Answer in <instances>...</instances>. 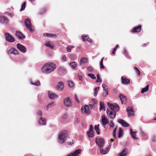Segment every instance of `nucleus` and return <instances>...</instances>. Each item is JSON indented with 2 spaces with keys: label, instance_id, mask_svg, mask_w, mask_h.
Listing matches in <instances>:
<instances>
[{
  "label": "nucleus",
  "instance_id": "f257e3e1",
  "mask_svg": "<svg viewBox=\"0 0 156 156\" xmlns=\"http://www.w3.org/2000/svg\"><path fill=\"white\" fill-rule=\"evenodd\" d=\"M108 105L110 109L107 110L106 112L107 115L110 118H114L116 115V112L119 110V107L118 105L116 104L112 105L108 103Z\"/></svg>",
  "mask_w": 156,
  "mask_h": 156
},
{
  "label": "nucleus",
  "instance_id": "f03ea898",
  "mask_svg": "<svg viewBox=\"0 0 156 156\" xmlns=\"http://www.w3.org/2000/svg\"><path fill=\"white\" fill-rule=\"evenodd\" d=\"M56 67L55 64L52 62H47L41 68V71L44 73H49L54 70Z\"/></svg>",
  "mask_w": 156,
  "mask_h": 156
},
{
  "label": "nucleus",
  "instance_id": "7ed1b4c3",
  "mask_svg": "<svg viewBox=\"0 0 156 156\" xmlns=\"http://www.w3.org/2000/svg\"><path fill=\"white\" fill-rule=\"evenodd\" d=\"M68 138H69L68 136V132L66 130H64L59 133L58 136V142L60 144H62Z\"/></svg>",
  "mask_w": 156,
  "mask_h": 156
},
{
  "label": "nucleus",
  "instance_id": "20e7f679",
  "mask_svg": "<svg viewBox=\"0 0 156 156\" xmlns=\"http://www.w3.org/2000/svg\"><path fill=\"white\" fill-rule=\"evenodd\" d=\"M81 111L82 114H85L87 115H90L91 113L89 107L87 105H84L81 107Z\"/></svg>",
  "mask_w": 156,
  "mask_h": 156
},
{
  "label": "nucleus",
  "instance_id": "39448f33",
  "mask_svg": "<svg viewBox=\"0 0 156 156\" xmlns=\"http://www.w3.org/2000/svg\"><path fill=\"white\" fill-rule=\"evenodd\" d=\"M5 40L10 42H13L15 41V38L10 34L6 32L4 34Z\"/></svg>",
  "mask_w": 156,
  "mask_h": 156
},
{
  "label": "nucleus",
  "instance_id": "423d86ee",
  "mask_svg": "<svg viewBox=\"0 0 156 156\" xmlns=\"http://www.w3.org/2000/svg\"><path fill=\"white\" fill-rule=\"evenodd\" d=\"M63 104L67 107H70L72 106V102L71 99L69 97H66L63 100Z\"/></svg>",
  "mask_w": 156,
  "mask_h": 156
},
{
  "label": "nucleus",
  "instance_id": "0eeeda50",
  "mask_svg": "<svg viewBox=\"0 0 156 156\" xmlns=\"http://www.w3.org/2000/svg\"><path fill=\"white\" fill-rule=\"evenodd\" d=\"M31 22L29 18L26 19L24 20V24L27 29L29 30L30 31H33L34 30L31 28Z\"/></svg>",
  "mask_w": 156,
  "mask_h": 156
},
{
  "label": "nucleus",
  "instance_id": "6e6552de",
  "mask_svg": "<svg viewBox=\"0 0 156 156\" xmlns=\"http://www.w3.org/2000/svg\"><path fill=\"white\" fill-rule=\"evenodd\" d=\"M94 131L93 126L90 125L89 129L87 131V135L89 137H92L94 136Z\"/></svg>",
  "mask_w": 156,
  "mask_h": 156
},
{
  "label": "nucleus",
  "instance_id": "1a4fd4ad",
  "mask_svg": "<svg viewBox=\"0 0 156 156\" xmlns=\"http://www.w3.org/2000/svg\"><path fill=\"white\" fill-rule=\"evenodd\" d=\"M110 148L111 144L109 143V145L108 146V147L105 148L104 149L102 148V147H100V152L102 154H105L108 153Z\"/></svg>",
  "mask_w": 156,
  "mask_h": 156
},
{
  "label": "nucleus",
  "instance_id": "9d476101",
  "mask_svg": "<svg viewBox=\"0 0 156 156\" xmlns=\"http://www.w3.org/2000/svg\"><path fill=\"white\" fill-rule=\"evenodd\" d=\"M48 98L51 100L54 99L58 96V95L53 93L51 91H49L48 92Z\"/></svg>",
  "mask_w": 156,
  "mask_h": 156
},
{
  "label": "nucleus",
  "instance_id": "9b49d317",
  "mask_svg": "<svg viewBox=\"0 0 156 156\" xmlns=\"http://www.w3.org/2000/svg\"><path fill=\"white\" fill-rule=\"evenodd\" d=\"M96 142L97 144L100 147H103L104 145L105 142L104 140L102 138L96 139Z\"/></svg>",
  "mask_w": 156,
  "mask_h": 156
},
{
  "label": "nucleus",
  "instance_id": "f8f14e48",
  "mask_svg": "<svg viewBox=\"0 0 156 156\" xmlns=\"http://www.w3.org/2000/svg\"><path fill=\"white\" fill-rule=\"evenodd\" d=\"M9 21V19L6 17L0 16V23L3 24H6Z\"/></svg>",
  "mask_w": 156,
  "mask_h": 156
},
{
  "label": "nucleus",
  "instance_id": "ddd939ff",
  "mask_svg": "<svg viewBox=\"0 0 156 156\" xmlns=\"http://www.w3.org/2000/svg\"><path fill=\"white\" fill-rule=\"evenodd\" d=\"M56 88L57 90L62 91L64 88V84L62 81L59 82L56 86Z\"/></svg>",
  "mask_w": 156,
  "mask_h": 156
},
{
  "label": "nucleus",
  "instance_id": "4468645a",
  "mask_svg": "<svg viewBox=\"0 0 156 156\" xmlns=\"http://www.w3.org/2000/svg\"><path fill=\"white\" fill-rule=\"evenodd\" d=\"M16 47L17 49L22 53H24L26 51V49L25 46L20 44H17Z\"/></svg>",
  "mask_w": 156,
  "mask_h": 156
},
{
  "label": "nucleus",
  "instance_id": "2eb2a0df",
  "mask_svg": "<svg viewBox=\"0 0 156 156\" xmlns=\"http://www.w3.org/2000/svg\"><path fill=\"white\" fill-rule=\"evenodd\" d=\"M101 121L102 125L105 128V126L108 122L107 118L105 116L102 115L101 116Z\"/></svg>",
  "mask_w": 156,
  "mask_h": 156
},
{
  "label": "nucleus",
  "instance_id": "dca6fc26",
  "mask_svg": "<svg viewBox=\"0 0 156 156\" xmlns=\"http://www.w3.org/2000/svg\"><path fill=\"white\" fill-rule=\"evenodd\" d=\"M102 87L103 88V92L102 93V96L105 97L108 94V89L107 88V86L105 84H103L102 85Z\"/></svg>",
  "mask_w": 156,
  "mask_h": 156
},
{
  "label": "nucleus",
  "instance_id": "f3484780",
  "mask_svg": "<svg viewBox=\"0 0 156 156\" xmlns=\"http://www.w3.org/2000/svg\"><path fill=\"white\" fill-rule=\"evenodd\" d=\"M132 106H129L126 109V111L128 112V116H133L134 115V111H133Z\"/></svg>",
  "mask_w": 156,
  "mask_h": 156
},
{
  "label": "nucleus",
  "instance_id": "a211bd4d",
  "mask_svg": "<svg viewBox=\"0 0 156 156\" xmlns=\"http://www.w3.org/2000/svg\"><path fill=\"white\" fill-rule=\"evenodd\" d=\"M38 123L40 125H45L46 124V119L42 117H41L38 119Z\"/></svg>",
  "mask_w": 156,
  "mask_h": 156
},
{
  "label": "nucleus",
  "instance_id": "6ab92c4d",
  "mask_svg": "<svg viewBox=\"0 0 156 156\" xmlns=\"http://www.w3.org/2000/svg\"><path fill=\"white\" fill-rule=\"evenodd\" d=\"M122 83L123 84L128 85L130 83V80L126 77L123 76L121 77Z\"/></svg>",
  "mask_w": 156,
  "mask_h": 156
},
{
  "label": "nucleus",
  "instance_id": "aec40b11",
  "mask_svg": "<svg viewBox=\"0 0 156 156\" xmlns=\"http://www.w3.org/2000/svg\"><path fill=\"white\" fill-rule=\"evenodd\" d=\"M58 73L62 74H64L66 73V70L63 67L61 66L58 69Z\"/></svg>",
  "mask_w": 156,
  "mask_h": 156
},
{
  "label": "nucleus",
  "instance_id": "412c9836",
  "mask_svg": "<svg viewBox=\"0 0 156 156\" xmlns=\"http://www.w3.org/2000/svg\"><path fill=\"white\" fill-rule=\"evenodd\" d=\"M119 97L121 101V103L122 104H125L126 103V98L125 96L122 95L121 94H120L119 95Z\"/></svg>",
  "mask_w": 156,
  "mask_h": 156
},
{
  "label": "nucleus",
  "instance_id": "4be33fe9",
  "mask_svg": "<svg viewBox=\"0 0 156 156\" xmlns=\"http://www.w3.org/2000/svg\"><path fill=\"white\" fill-rule=\"evenodd\" d=\"M118 122L121 124L122 126L124 127H128L129 126V125L127 122H125L124 120L121 119H119L118 121Z\"/></svg>",
  "mask_w": 156,
  "mask_h": 156
},
{
  "label": "nucleus",
  "instance_id": "5701e85b",
  "mask_svg": "<svg viewBox=\"0 0 156 156\" xmlns=\"http://www.w3.org/2000/svg\"><path fill=\"white\" fill-rule=\"evenodd\" d=\"M88 62L87 59L85 57L82 58L80 60V65L81 66H84Z\"/></svg>",
  "mask_w": 156,
  "mask_h": 156
},
{
  "label": "nucleus",
  "instance_id": "b1692460",
  "mask_svg": "<svg viewBox=\"0 0 156 156\" xmlns=\"http://www.w3.org/2000/svg\"><path fill=\"white\" fill-rule=\"evenodd\" d=\"M128 153V150L127 148H124L121 152L119 153L118 156H125Z\"/></svg>",
  "mask_w": 156,
  "mask_h": 156
},
{
  "label": "nucleus",
  "instance_id": "393cba45",
  "mask_svg": "<svg viewBox=\"0 0 156 156\" xmlns=\"http://www.w3.org/2000/svg\"><path fill=\"white\" fill-rule=\"evenodd\" d=\"M16 35L20 39H23L25 37V36H23V34L20 31H16Z\"/></svg>",
  "mask_w": 156,
  "mask_h": 156
},
{
  "label": "nucleus",
  "instance_id": "a878e982",
  "mask_svg": "<svg viewBox=\"0 0 156 156\" xmlns=\"http://www.w3.org/2000/svg\"><path fill=\"white\" fill-rule=\"evenodd\" d=\"M9 52L15 55H17L18 54V51L16 49L12 48L9 51Z\"/></svg>",
  "mask_w": 156,
  "mask_h": 156
},
{
  "label": "nucleus",
  "instance_id": "bb28decb",
  "mask_svg": "<svg viewBox=\"0 0 156 156\" xmlns=\"http://www.w3.org/2000/svg\"><path fill=\"white\" fill-rule=\"evenodd\" d=\"M82 39L83 41H87L90 43L93 42V41L91 39H90L87 35L82 36Z\"/></svg>",
  "mask_w": 156,
  "mask_h": 156
},
{
  "label": "nucleus",
  "instance_id": "cd10ccee",
  "mask_svg": "<svg viewBox=\"0 0 156 156\" xmlns=\"http://www.w3.org/2000/svg\"><path fill=\"white\" fill-rule=\"evenodd\" d=\"M30 83L32 85H34L36 86H38L40 85L41 83L39 81L37 80L34 82H33L30 79Z\"/></svg>",
  "mask_w": 156,
  "mask_h": 156
},
{
  "label": "nucleus",
  "instance_id": "c85d7f7f",
  "mask_svg": "<svg viewBox=\"0 0 156 156\" xmlns=\"http://www.w3.org/2000/svg\"><path fill=\"white\" fill-rule=\"evenodd\" d=\"M141 30V26L140 25L135 27L133 29L132 32L134 33L140 32Z\"/></svg>",
  "mask_w": 156,
  "mask_h": 156
},
{
  "label": "nucleus",
  "instance_id": "c756f323",
  "mask_svg": "<svg viewBox=\"0 0 156 156\" xmlns=\"http://www.w3.org/2000/svg\"><path fill=\"white\" fill-rule=\"evenodd\" d=\"M5 14L11 18L14 16L15 15L14 13L12 11L11 12L9 11L5 12Z\"/></svg>",
  "mask_w": 156,
  "mask_h": 156
},
{
  "label": "nucleus",
  "instance_id": "7c9ffc66",
  "mask_svg": "<svg viewBox=\"0 0 156 156\" xmlns=\"http://www.w3.org/2000/svg\"><path fill=\"white\" fill-rule=\"evenodd\" d=\"M44 36L47 37H48L56 38L57 37L56 35L55 34H50L48 33H45L44 34Z\"/></svg>",
  "mask_w": 156,
  "mask_h": 156
},
{
  "label": "nucleus",
  "instance_id": "2f4dec72",
  "mask_svg": "<svg viewBox=\"0 0 156 156\" xmlns=\"http://www.w3.org/2000/svg\"><path fill=\"white\" fill-rule=\"evenodd\" d=\"M136 132H133L132 129H130V134L131 136L133 139H138L136 137Z\"/></svg>",
  "mask_w": 156,
  "mask_h": 156
},
{
  "label": "nucleus",
  "instance_id": "473e14b6",
  "mask_svg": "<svg viewBox=\"0 0 156 156\" xmlns=\"http://www.w3.org/2000/svg\"><path fill=\"white\" fill-rule=\"evenodd\" d=\"M141 135L143 139H148V136L147 134L144 132L142 131Z\"/></svg>",
  "mask_w": 156,
  "mask_h": 156
},
{
  "label": "nucleus",
  "instance_id": "72a5a7b5",
  "mask_svg": "<svg viewBox=\"0 0 156 156\" xmlns=\"http://www.w3.org/2000/svg\"><path fill=\"white\" fill-rule=\"evenodd\" d=\"M69 65L71 67L74 69H76L77 68V65L74 62H70L69 63Z\"/></svg>",
  "mask_w": 156,
  "mask_h": 156
},
{
  "label": "nucleus",
  "instance_id": "f704fd0d",
  "mask_svg": "<svg viewBox=\"0 0 156 156\" xmlns=\"http://www.w3.org/2000/svg\"><path fill=\"white\" fill-rule=\"evenodd\" d=\"M99 125L98 124V125H95L94 126V129L98 135H99L100 134V130L99 128Z\"/></svg>",
  "mask_w": 156,
  "mask_h": 156
},
{
  "label": "nucleus",
  "instance_id": "c9c22d12",
  "mask_svg": "<svg viewBox=\"0 0 156 156\" xmlns=\"http://www.w3.org/2000/svg\"><path fill=\"white\" fill-rule=\"evenodd\" d=\"M149 86L147 85L146 87L142 89L141 92V93L143 94L147 91L149 89Z\"/></svg>",
  "mask_w": 156,
  "mask_h": 156
},
{
  "label": "nucleus",
  "instance_id": "e433bc0d",
  "mask_svg": "<svg viewBox=\"0 0 156 156\" xmlns=\"http://www.w3.org/2000/svg\"><path fill=\"white\" fill-rule=\"evenodd\" d=\"M100 111H101L102 109H104L105 111V105L104 103L103 102H100Z\"/></svg>",
  "mask_w": 156,
  "mask_h": 156
},
{
  "label": "nucleus",
  "instance_id": "4c0bfd02",
  "mask_svg": "<svg viewBox=\"0 0 156 156\" xmlns=\"http://www.w3.org/2000/svg\"><path fill=\"white\" fill-rule=\"evenodd\" d=\"M54 102H50V103L48 104L46 106V109L48 111V109L49 108L51 107L53 105Z\"/></svg>",
  "mask_w": 156,
  "mask_h": 156
},
{
  "label": "nucleus",
  "instance_id": "58836bf2",
  "mask_svg": "<svg viewBox=\"0 0 156 156\" xmlns=\"http://www.w3.org/2000/svg\"><path fill=\"white\" fill-rule=\"evenodd\" d=\"M123 53L126 58H128L130 59V58L128 54L127 51L125 48H124L123 49Z\"/></svg>",
  "mask_w": 156,
  "mask_h": 156
},
{
  "label": "nucleus",
  "instance_id": "ea45409f",
  "mask_svg": "<svg viewBox=\"0 0 156 156\" xmlns=\"http://www.w3.org/2000/svg\"><path fill=\"white\" fill-rule=\"evenodd\" d=\"M72 156H78V149L74 151L71 153Z\"/></svg>",
  "mask_w": 156,
  "mask_h": 156
},
{
  "label": "nucleus",
  "instance_id": "a19ab883",
  "mask_svg": "<svg viewBox=\"0 0 156 156\" xmlns=\"http://www.w3.org/2000/svg\"><path fill=\"white\" fill-rule=\"evenodd\" d=\"M67 82L69 87L71 88L73 87L74 85L73 82L72 81L69 80Z\"/></svg>",
  "mask_w": 156,
  "mask_h": 156
},
{
  "label": "nucleus",
  "instance_id": "79ce46f5",
  "mask_svg": "<svg viewBox=\"0 0 156 156\" xmlns=\"http://www.w3.org/2000/svg\"><path fill=\"white\" fill-rule=\"evenodd\" d=\"M45 45L47 47H48L51 49H53L54 47V46L51 45L50 42H47L45 44Z\"/></svg>",
  "mask_w": 156,
  "mask_h": 156
},
{
  "label": "nucleus",
  "instance_id": "37998d69",
  "mask_svg": "<svg viewBox=\"0 0 156 156\" xmlns=\"http://www.w3.org/2000/svg\"><path fill=\"white\" fill-rule=\"evenodd\" d=\"M104 57H103L101 60L100 64V68L101 69H104V66L103 65V60L104 59Z\"/></svg>",
  "mask_w": 156,
  "mask_h": 156
},
{
  "label": "nucleus",
  "instance_id": "c03bdc74",
  "mask_svg": "<svg viewBox=\"0 0 156 156\" xmlns=\"http://www.w3.org/2000/svg\"><path fill=\"white\" fill-rule=\"evenodd\" d=\"M123 131L121 128H119L118 133V137H120L122 135Z\"/></svg>",
  "mask_w": 156,
  "mask_h": 156
},
{
  "label": "nucleus",
  "instance_id": "a18cd8bd",
  "mask_svg": "<svg viewBox=\"0 0 156 156\" xmlns=\"http://www.w3.org/2000/svg\"><path fill=\"white\" fill-rule=\"evenodd\" d=\"M87 76L93 79H96L95 75L93 74L89 73L87 74Z\"/></svg>",
  "mask_w": 156,
  "mask_h": 156
},
{
  "label": "nucleus",
  "instance_id": "49530a36",
  "mask_svg": "<svg viewBox=\"0 0 156 156\" xmlns=\"http://www.w3.org/2000/svg\"><path fill=\"white\" fill-rule=\"evenodd\" d=\"M26 2H24L23 3V4H22V5L21 6V8L20 9V11H21L24 9L25 8V7H26Z\"/></svg>",
  "mask_w": 156,
  "mask_h": 156
},
{
  "label": "nucleus",
  "instance_id": "de8ad7c7",
  "mask_svg": "<svg viewBox=\"0 0 156 156\" xmlns=\"http://www.w3.org/2000/svg\"><path fill=\"white\" fill-rule=\"evenodd\" d=\"M42 94H39L38 95L37 98L39 102H41L42 101Z\"/></svg>",
  "mask_w": 156,
  "mask_h": 156
},
{
  "label": "nucleus",
  "instance_id": "09e8293b",
  "mask_svg": "<svg viewBox=\"0 0 156 156\" xmlns=\"http://www.w3.org/2000/svg\"><path fill=\"white\" fill-rule=\"evenodd\" d=\"M134 69L135 70L136 73L137 74V75L138 76L140 75V72L138 69L136 67H135L134 68Z\"/></svg>",
  "mask_w": 156,
  "mask_h": 156
},
{
  "label": "nucleus",
  "instance_id": "8fccbe9b",
  "mask_svg": "<svg viewBox=\"0 0 156 156\" xmlns=\"http://www.w3.org/2000/svg\"><path fill=\"white\" fill-rule=\"evenodd\" d=\"M46 9L45 8H44L41 9L40 12V14H44L46 11Z\"/></svg>",
  "mask_w": 156,
  "mask_h": 156
},
{
  "label": "nucleus",
  "instance_id": "3c124183",
  "mask_svg": "<svg viewBox=\"0 0 156 156\" xmlns=\"http://www.w3.org/2000/svg\"><path fill=\"white\" fill-rule=\"evenodd\" d=\"M74 143V141L73 140H71L70 141H68L67 143L68 145L71 146Z\"/></svg>",
  "mask_w": 156,
  "mask_h": 156
},
{
  "label": "nucleus",
  "instance_id": "603ef678",
  "mask_svg": "<svg viewBox=\"0 0 156 156\" xmlns=\"http://www.w3.org/2000/svg\"><path fill=\"white\" fill-rule=\"evenodd\" d=\"M101 79L100 78L99 75L97 74V80L96 81V82H101Z\"/></svg>",
  "mask_w": 156,
  "mask_h": 156
},
{
  "label": "nucleus",
  "instance_id": "864d4df0",
  "mask_svg": "<svg viewBox=\"0 0 156 156\" xmlns=\"http://www.w3.org/2000/svg\"><path fill=\"white\" fill-rule=\"evenodd\" d=\"M117 130V128H115L113 131V137L115 138H116V132Z\"/></svg>",
  "mask_w": 156,
  "mask_h": 156
},
{
  "label": "nucleus",
  "instance_id": "5fc2aeb1",
  "mask_svg": "<svg viewBox=\"0 0 156 156\" xmlns=\"http://www.w3.org/2000/svg\"><path fill=\"white\" fill-rule=\"evenodd\" d=\"M87 69L90 72H92L93 69V68L90 66L87 67Z\"/></svg>",
  "mask_w": 156,
  "mask_h": 156
},
{
  "label": "nucleus",
  "instance_id": "6e6d98bb",
  "mask_svg": "<svg viewBox=\"0 0 156 156\" xmlns=\"http://www.w3.org/2000/svg\"><path fill=\"white\" fill-rule=\"evenodd\" d=\"M73 48V47L71 46L67 47L66 48L67 51L70 52V50Z\"/></svg>",
  "mask_w": 156,
  "mask_h": 156
},
{
  "label": "nucleus",
  "instance_id": "4d7b16f0",
  "mask_svg": "<svg viewBox=\"0 0 156 156\" xmlns=\"http://www.w3.org/2000/svg\"><path fill=\"white\" fill-rule=\"evenodd\" d=\"M89 105L90 106L91 109H94L95 105L94 104H89Z\"/></svg>",
  "mask_w": 156,
  "mask_h": 156
},
{
  "label": "nucleus",
  "instance_id": "13d9d810",
  "mask_svg": "<svg viewBox=\"0 0 156 156\" xmlns=\"http://www.w3.org/2000/svg\"><path fill=\"white\" fill-rule=\"evenodd\" d=\"M37 115H39L40 116L42 117L41 116L42 115V112L41 111H39L37 112Z\"/></svg>",
  "mask_w": 156,
  "mask_h": 156
},
{
  "label": "nucleus",
  "instance_id": "bf43d9fd",
  "mask_svg": "<svg viewBox=\"0 0 156 156\" xmlns=\"http://www.w3.org/2000/svg\"><path fill=\"white\" fill-rule=\"evenodd\" d=\"M109 126L110 127H113L114 126V124L112 122H111L109 124Z\"/></svg>",
  "mask_w": 156,
  "mask_h": 156
},
{
  "label": "nucleus",
  "instance_id": "052dcab7",
  "mask_svg": "<svg viewBox=\"0 0 156 156\" xmlns=\"http://www.w3.org/2000/svg\"><path fill=\"white\" fill-rule=\"evenodd\" d=\"M99 89V87H97L95 88L94 89V91H95L98 92Z\"/></svg>",
  "mask_w": 156,
  "mask_h": 156
},
{
  "label": "nucleus",
  "instance_id": "680f3d73",
  "mask_svg": "<svg viewBox=\"0 0 156 156\" xmlns=\"http://www.w3.org/2000/svg\"><path fill=\"white\" fill-rule=\"evenodd\" d=\"M62 59L64 61H66L67 59L66 56L65 55H63L62 56Z\"/></svg>",
  "mask_w": 156,
  "mask_h": 156
},
{
  "label": "nucleus",
  "instance_id": "e2e57ef3",
  "mask_svg": "<svg viewBox=\"0 0 156 156\" xmlns=\"http://www.w3.org/2000/svg\"><path fill=\"white\" fill-rule=\"evenodd\" d=\"M117 49H116V48H114L113 50L112 51V53L113 54V55L115 54V51Z\"/></svg>",
  "mask_w": 156,
  "mask_h": 156
},
{
  "label": "nucleus",
  "instance_id": "0e129e2a",
  "mask_svg": "<svg viewBox=\"0 0 156 156\" xmlns=\"http://www.w3.org/2000/svg\"><path fill=\"white\" fill-rule=\"evenodd\" d=\"M97 93H98V92L94 91V97H96L97 96Z\"/></svg>",
  "mask_w": 156,
  "mask_h": 156
},
{
  "label": "nucleus",
  "instance_id": "69168bd1",
  "mask_svg": "<svg viewBox=\"0 0 156 156\" xmlns=\"http://www.w3.org/2000/svg\"><path fill=\"white\" fill-rule=\"evenodd\" d=\"M75 99L78 102V99L77 98V96L76 95H75Z\"/></svg>",
  "mask_w": 156,
  "mask_h": 156
},
{
  "label": "nucleus",
  "instance_id": "338daca9",
  "mask_svg": "<svg viewBox=\"0 0 156 156\" xmlns=\"http://www.w3.org/2000/svg\"><path fill=\"white\" fill-rule=\"evenodd\" d=\"M67 116V114H64L63 116V118L64 119H65L66 118V117Z\"/></svg>",
  "mask_w": 156,
  "mask_h": 156
},
{
  "label": "nucleus",
  "instance_id": "774afa93",
  "mask_svg": "<svg viewBox=\"0 0 156 156\" xmlns=\"http://www.w3.org/2000/svg\"><path fill=\"white\" fill-rule=\"evenodd\" d=\"M83 79V77L81 76H79V79L80 80H82Z\"/></svg>",
  "mask_w": 156,
  "mask_h": 156
}]
</instances>
